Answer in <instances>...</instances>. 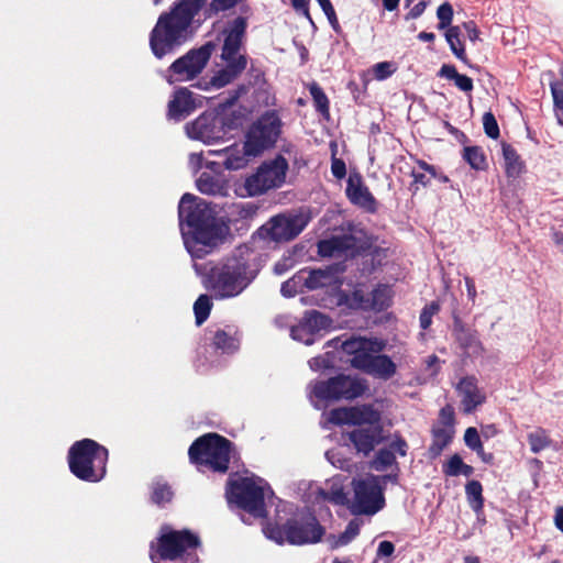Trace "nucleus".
Masks as SVG:
<instances>
[{"label":"nucleus","instance_id":"37998d69","mask_svg":"<svg viewBox=\"0 0 563 563\" xmlns=\"http://www.w3.org/2000/svg\"><path fill=\"white\" fill-rule=\"evenodd\" d=\"M464 441L466 446L471 450L475 451L477 454H483V444L476 428L470 427L466 429Z\"/></svg>","mask_w":563,"mask_h":563},{"label":"nucleus","instance_id":"5fc2aeb1","mask_svg":"<svg viewBox=\"0 0 563 563\" xmlns=\"http://www.w3.org/2000/svg\"><path fill=\"white\" fill-rule=\"evenodd\" d=\"M339 241L336 239L329 241H321L319 243V253L323 256H332L334 251L339 249Z\"/></svg>","mask_w":563,"mask_h":563},{"label":"nucleus","instance_id":"8fccbe9b","mask_svg":"<svg viewBox=\"0 0 563 563\" xmlns=\"http://www.w3.org/2000/svg\"><path fill=\"white\" fill-rule=\"evenodd\" d=\"M301 285H302V283L298 278V274H297L292 278H290L289 280L285 282L282 285L280 292L284 297H294L298 291V287Z\"/></svg>","mask_w":563,"mask_h":563},{"label":"nucleus","instance_id":"c03bdc74","mask_svg":"<svg viewBox=\"0 0 563 563\" xmlns=\"http://www.w3.org/2000/svg\"><path fill=\"white\" fill-rule=\"evenodd\" d=\"M310 93L313 98L317 109L322 113H327L329 110V101L322 89L318 85L313 84L310 87Z\"/></svg>","mask_w":563,"mask_h":563},{"label":"nucleus","instance_id":"09e8293b","mask_svg":"<svg viewBox=\"0 0 563 563\" xmlns=\"http://www.w3.org/2000/svg\"><path fill=\"white\" fill-rule=\"evenodd\" d=\"M463 461L459 454H454L450 457V460L443 465V473L446 476H457L461 475V467L463 465Z\"/></svg>","mask_w":563,"mask_h":563},{"label":"nucleus","instance_id":"3c124183","mask_svg":"<svg viewBox=\"0 0 563 563\" xmlns=\"http://www.w3.org/2000/svg\"><path fill=\"white\" fill-rule=\"evenodd\" d=\"M551 93L553 97L554 108L556 110L563 111V86L560 81H552L550 84Z\"/></svg>","mask_w":563,"mask_h":563},{"label":"nucleus","instance_id":"6e6552de","mask_svg":"<svg viewBox=\"0 0 563 563\" xmlns=\"http://www.w3.org/2000/svg\"><path fill=\"white\" fill-rule=\"evenodd\" d=\"M108 450L90 439L75 442L68 452L71 473L78 478L96 483L106 475Z\"/></svg>","mask_w":563,"mask_h":563},{"label":"nucleus","instance_id":"f03ea898","mask_svg":"<svg viewBox=\"0 0 563 563\" xmlns=\"http://www.w3.org/2000/svg\"><path fill=\"white\" fill-rule=\"evenodd\" d=\"M194 267L197 274L202 275L205 288L217 299L238 297L251 285L258 273L251 263V253L247 247H239L231 256L212 264L205 273L198 264Z\"/></svg>","mask_w":563,"mask_h":563},{"label":"nucleus","instance_id":"603ef678","mask_svg":"<svg viewBox=\"0 0 563 563\" xmlns=\"http://www.w3.org/2000/svg\"><path fill=\"white\" fill-rule=\"evenodd\" d=\"M245 0H211L210 8L214 12H221L230 10Z\"/></svg>","mask_w":563,"mask_h":563},{"label":"nucleus","instance_id":"dca6fc26","mask_svg":"<svg viewBox=\"0 0 563 563\" xmlns=\"http://www.w3.org/2000/svg\"><path fill=\"white\" fill-rule=\"evenodd\" d=\"M280 133V119L274 111L266 112L249 130L245 145L250 154L260 155L274 145Z\"/></svg>","mask_w":563,"mask_h":563},{"label":"nucleus","instance_id":"6ab92c4d","mask_svg":"<svg viewBox=\"0 0 563 563\" xmlns=\"http://www.w3.org/2000/svg\"><path fill=\"white\" fill-rule=\"evenodd\" d=\"M208 155L214 156L217 159L207 161L206 166L211 169L223 167L228 170H239L247 166L253 154H250L245 143H235L222 150L208 151Z\"/></svg>","mask_w":563,"mask_h":563},{"label":"nucleus","instance_id":"c756f323","mask_svg":"<svg viewBox=\"0 0 563 563\" xmlns=\"http://www.w3.org/2000/svg\"><path fill=\"white\" fill-rule=\"evenodd\" d=\"M454 428L451 424L446 426H435L433 428V441L430 445V454L432 456H438L443 451L445 446L450 444L453 439Z\"/></svg>","mask_w":563,"mask_h":563},{"label":"nucleus","instance_id":"ea45409f","mask_svg":"<svg viewBox=\"0 0 563 563\" xmlns=\"http://www.w3.org/2000/svg\"><path fill=\"white\" fill-rule=\"evenodd\" d=\"M464 158L475 169H483L485 166V156L478 147H466Z\"/></svg>","mask_w":563,"mask_h":563},{"label":"nucleus","instance_id":"bb28decb","mask_svg":"<svg viewBox=\"0 0 563 563\" xmlns=\"http://www.w3.org/2000/svg\"><path fill=\"white\" fill-rule=\"evenodd\" d=\"M298 278L301 280L302 286L310 290L330 286L335 284L338 280L336 273L331 267L324 269L301 271L298 273Z\"/></svg>","mask_w":563,"mask_h":563},{"label":"nucleus","instance_id":"bf43d9fd","mask_svg":"<svg viewBox=\"0 0 563 563\" xmlns=\"http://www.w3.org/2000/svg\"><path fill=\"white\" fill-rule=\"evenodd\" d=\"M454 417H453V410L451 407H445L441 409L440 412V423L439 426H446L451 424L453 426Z\"/></svg>","mask_w":563,"mask_h":563},{"label":"nucleus","instance_id":"9b49d317","mask_svg":"<svg viewBox=\"0 0 563 563\" xmlns=\"http://www.w3.org/2000/svg\"><path fill=\"white\" fill-rule=\"evenodd\" d=\"M234 128V121L224 109L205 112L185 126L188 137L206 145L224 141Z\"/></svg>","mask_w":563,"mask_h":563},{"label":"nucleus","instance_id":"a878e982","mask_svg":"<svg viewBox=\"0 0 563 563\" xmlns=\"http://www.w3.org/2000/svg\"><path fill=\"white\" fill-rule=\"evenodd\" d=\"M407 453V443L400 438H396L389 443L388 448L380 449L372 461V467L375 471L383 472L394 465L396 454L405 456Z\"/></svg>","mask_w":563,"mask_h":563},{"label":"nucleus","instance_id":"cd10ccee","mask_svg":"<svg viewBox=\"0 0 563 563\" xmlns=\"http://www.w3.org/2000/svg\"><path fill=\"white\" fill-rule=\"evenodd\" d=\"M454 334L460 347L468 356H478L483 353V345L475 330L466 328L460 321H455Z\"/></svg>","mask_w":563,"mask_h":563},{"label":"nucleus","instance_id":"680f3d73","mask_svg":"<svg viewBox=\"0 0 563 563\" xmlns=\"http://www.w3.org/2000/svg\"><path fill=\"white\" fill-rule=\"evenodd\" d=\"M294 9L310 20L308 0H290Z\"/></svg>","mask_w":563,"mask_h":563},{"label":"nucleus","instance_id":"338daca9","mask_svg":"<svg viewBox=\"0 0 563 563\" xmlns=\"http://www.w3.org/2000/svg\"><path fill=\"white\" fill-rule=\"evenodd\" d=\"M203 156L201 153H191L189 156V164L192 168L198 169L202 165Z\"/></svg>","mask_w":563,"mask_h":563},{"label":"nucleus","instance_id":"4d7b16f0","mask_svg":"<svg viewBox=\"0 0 563 563\" xmlns=\"http://www.w3.org/2000/svg\"><path fill=\"white\" fill-rule=\"evenodd\" d=\"M327 460L335 467L345 470L349 466V462L346 460H342L339 456V452L335 450H329L325 453Z\"/></svg>","mask_w":563,"mask_h":563},{"label":"nucleus","instance_id":"13d9d810","mask_svg":"<svg viewBox=\"0 0 563 563\" xmlns=\"http://www.w3.org/2000/svg\"><path fill=\"white\" fill-rule=\"evenodd\" d=\"M332 174L338 178L341 179L346 174L345 163L342 159L333 158L332 165H331Z\"/></svg>","mask_w":563,"mask_h":563},{"label":"nucleus","instance_id":"39448f33","mask_svg":"<svg viewBox=\"0 0 563 563\" xmlns=\"http://www.w3.org/2000/svg\"><path fill=\"white\" fill-rule=\"evenodd\" d=\"M245 18L239 16L232 21L225 31L221 57L225 65L206 86L199 84V88L208 90L210 87L222 88L233 81L246 67V58L240 54V47L246 30Z\"/></svg>","mask_w":563,"mask_h":563},{"label":"nucleus","instance_id":"2eb2a0df","mask_svg":"<svg viewBox=\"0 0 563 563\" xmlns=\"http://www.w3.org/2000/svg\"><path fill=\"white\" fill-rule=\"evenodd\" d=\"M305 212H287L273 217L260 230L258 234L275 242H287L299 235L309 223Z\"/></svg>","mask_w":563,"mask_h":563},{"label":"nucleus","instance_id":"7ed1b4c3","mask_svg":"<svg viewBox=\"0 0 563 563\" xmlns=\"http://www.w3.org/2000/svg\"><path fill=\"white\" fill-rule=\"evenodd\" d=\"M323 423L352 424L355 429L349 433V439L357 450L365 455L384 441L380 415L372 406L363 405L333 409L323 415Z\"/></svg>","mask_w":563,"mask_h":563},{"label":"nucleus","instance_id":"4468645a","mask_svg":"<svg viewBox=\"0 0 563 563\" xmlns=\"http://www.w3.org/2000/svg\"><path fill=\"white\" fill-rule=\"evenodd\" d=\"M198 544V538L188 531H172L164 528L159 538L158 554L164 560L184 558L186 563H194L197 558L192 552Z\"/></svg>","mask_w":563,"mask_h":563},{"label":"nucleus","instance_id":"58836bf2","mask_svg":"<svg viewBox=\"0 0 563 563\" xmlns=\"http://www.w3.org/2000/svg\"><path fill=\"white\" fill-rule=\"evenodd\" d=\"M362 526V521L358 519L351 520L345 530L334 541V547H343L350 543L358 533Z\"/></svg>","mask_w":563,"mask_h":563},{"label":"nucleus","instance_id":"774afa93","mask_svg":"<svg viewBox=\"0 0 563 563\" xmlns=\"http://www.w3.org/2000/svg\"><path fill=\"white\" fill-rule=\"evenodd\" d=\"M556 528L563 532V507H559L554 517Z\"/></svg>","mask_w":563,"mask_h":563},{"label":"nucleus","instance_id":"e2e57ef3","mask_svg":"<svg viewBox=\"0 0 563 563\" xmlns=\"http://www.w3.org/2000/svg\"><path fill=\"white\" fill-rule=\"evenodd\" d=\"M395 551V547L390 541H382L378 545L377 555L390 556Z\"/></svg>","mask_w":563,"mask_h":563},{"label":"nucleus","instance_id":"79ce46f5","mask_svg":"<svg viewBox=\"0 0 563 563\" xmlns=\"http://www.w3.org/2000/svg\"><path fill=\"white\" fill-rule=\"evenodd\" d=\"M437 16L439 19L438 29L446 30L449 29L452 19H453V8L449 2H444L438 8Z\"/></svg>","mask_w":563,"mask_h":563},{"label":"nucleus","instance_id":"f8f14e48","mask_svg":"<svg viewBox=\"0 0 563 563\" xmlns=\"http://www.w3.org/2000/svg\"><path fill=\"white\" fill-rule=\"evenodd\" d=\"M363 379L346 375H340L329 380L316 382L310 385V396L319 401L353 399L360 397L366 390Z\"/></svg>","mask_w":563,"mask_h":563},{"label":"nucleus","instance_id":"69168bd1","mask_svg":"<svg viewBox=\"0 0 563 563\" xmlns=\"http://www.w3.org/2000/svg\"><path fill=\"white\" fill-rule=\"evenodd\" d=\"M464 29L467 33V37L470 38V41L475 42L478 40L479 32L473 22L464 23Z\"/></svg>","mask_w":563,"mask_h":563},{"label":"nucleus","instance_id":"f257e3e1","mask_svg":"<svg viewBox=\"0 0 563 563\" xmlns=\"http://www.w3.org/2000/svg\"><path fill=\"white\" fill-rule=\"evenodd\" d=\"M178 216L185 246L194 257L209 253L228 232L211 206L191 194L181 197Z\"/></svg>","mask_w":563,"mask_h":563},{"label":"nucleus","instance_id":"c9c22d12","mask_svg":"<svg viewBox=\"0 0 563 563\" xmlns=\"http://www.w3.org/2000/svg\"><path fill=\"white\" fill-rule=\"evenodd\" d=\"M216 349L232 353L239 349V340L223 330H218L213 338Z\"/></svg>","mask_w":563,"mask_h":563},{"label":"nucleus","instance_id":"4c0bfd02","mask_svg":"<svg viewBox=\"0 0 563 563\" xmlns=\"http://www.w3.org/2000/svg\"><path fill=\"white\" fill-rule=\"evenodd\" d=\"M212 303L208 295H200L194 305L196 323L202 324L209 317Z\"/></svg>","mask_w":563,"mask_h":563},{"label":"nucleus","instance_id":"f3484780","mask_svg":"<svg viewBox=\"0 0 563 563\" xmlns=\"http://www.w3.org/2000/svg\"><path fill=\"white\" fill-rule=\"evenodd\" d=\"M214 49L212 43H207L199 48L189 51L186 55L176 59L169 67L170 84L175 81H188L196 78L206 67Z\"/></svg>","mask_w":563,"mask_h":563},{"label":"nucleus","instance_id":"72a5a7b5","mask_svg":"<svg viewBox=\"0 0 563 563\" xmlns=\"http://www.w3.org/2000/svg\"><path fill=\"white\" fill-rule=\"evenodd\" d=\"M461 31L459 26H450L445 32V40L450 45L453 54L461 59L462 62H466V55L464 46L460 40Z\"/></svg>","mask_w":563,"mask_h":563},{"label":"nucleus","instance_id":"0eeeda50","mask_svg":"<svg viewBox=\"0 0 563 563\" xmlns=\"http://www.w3.org/2000/svg\"><path fill=\"white\" fill-rule=\"evenodd\" d=\"M264 532L267 538L279 544L288 542L294 545H302L319 542L324 534V529L312 512L301 510L283 526L265 527Z\"/></svg>","mask_w":563,"mask_h":563},{"label":"nucleus","instance_id":"a19ab883","mask_svg":"<svg viewBox=\"0 0 563 563\" xmlns=\"http://www.w3.org/2000/svg\"><path fill=\"white\" fill-rule=\"evenodd\" d=\"M172 497L173 492L169 486L159 482L154 484L152 498L155 504L162 505L164 503H168Z\"/></svg>","mask_w":563,"mask_h":563},{"label":"nucleus","instance_id":"f704fd0d","mask_svg":"<svg viewBox=\"0 0 563 563\" xmlns=\"http://www.w3.org/2000/svg\"><path fill=\"white\" fill-rule=\"evenodd\" d=\"M528 443L533 453H539L552 446V440L544 429H537L528 434Z\"/></svg>","mask_w":563,"mask_h":563},{"label":"nucleus","instance_id":"2f4dec72","mask_svg":"<svg viewBox=\"0 0 563 563\" xmlns=\"http://www.w3.org/2000/svg\"><path fill=\"white\" fill-rule=\"evenodd\" d=\"M196 184L198 190L206 195H223L225 190L222 180L207 172L199 176Z\"/></svg>","mask_w":563,"mask_h":563},{"label":"nucleus","instance_id":"7c9ffc66","mask_svg":"<svg viewBox=\"0 0 563 563\" xmlns=\"http://www.w3.org/2000/svg\"><path fill=\"white\" fill-rule=\"evenodd\" d=\"M439 76L449 80H453L455 86L464 92H468L473 89L472 78L466 75L459 74L453 65H442L439 70Z\"/></svg>","mask_w":563,"mask_h":563},{"label":"nucleus","instance_id":"e433bc0d","mask_svg":"<svg viewBox=\"0 0 563 563\" xmlns=\"http://www.w3.org/2000/svg\"><path fill=\"white\" fill-rule=\"evenodd\" d=\"M483 487L478 481H471L465 486V493L473 510L479 511L484 505Z\"/></svg>","mask_w":563,"mask_h":563},{"label":"nucleus","instance_id":"49530a36","mask_svg":"<svg viewBox=\"0 0 563 563\" xmlns=\"http://www.w3.org/2000/svg\"><path fill=\"white\" fill-rule=\"evenodd\" d=\"M483 125L485 133L492 137L497 139L499 136L498 123L492 112H485L483 115Z\"/></svg>","mask_w":563,"mask_h":563},{"label":"nucleus","instance_id":"1a4fd4ad","mask_svg":"<svg viewBox=\"0 0 563 563\" xmlns=\"http://www.w3.org/2000/svg\"><path fill=\"white\" fill-rule=\"evenodd\" d=\"M190 461L199 470L224 473L231 457V443L225 438L209 433L196 440L188 451Z\"/></svg>","mask_w":563,"mask_h":563},{"label":"nucleus","instance_id":"6e6d98bb","mask_svg":"<svg viewBox=\"0 0 563 563\" xmlns=\"http://www.w3.org/2000/svg\"><path fill=\"white\" fill-rule=\"evenodd\" d=\"M441 362L437 355H430L426 360V373L429 377H434L440 371Z\"/></svg>","mask_w":563,"mask_h":563},{"label":"nucleus","instance_id":"052dcab7","mask_svg":"<svg viewBox=\"0 0 563 563\" xmlns=\"http://www.w3.org/2000/svg\"><path fill=\"white\" fill-rule=\"evenodd\" d=\"M427 1L422 0L420 2H418L417 4H415L411 10L409 11V13L407 14L406 19H417L419 18L426 10L427 8Z\"/></svg>","mask_w":563,"mask_h":563},{"label":"nucleus","instance_id":"473e14b6","mask_svg":"<svg viewBox=\"0 0 563 563\" xmlns=\"http://www.w3.org/2000/svg\"><path fill=\"white\" fill-rule=\"evenodd\" d=\"M503 156L505 161L506 174L509 177H516L521 173L522 164L517 152L509 144L503 143Z\"/></svg>","mask_w":563,"mask_h":563},{"label":"nucleus","instance_id":"423d86ee","mask_svg":"<svg viewBox=\"0 0 563 563\" xmlns=\"http://www.w3.org/2000/svg\"><path fill=\"white\" fill-rule=\"evenodd\" d=\"M272 496L273 490L268 484L254 475L230 479L228 484V501L235 504L255 518L266 516V500Z\"/></svg>","mask_w":563,"mask_h":563},{"label":"nucleus","instance_id":"c85d7f7f","mask_svg":"<svg viewBox=\"0 0 563 563\" xmlns=\"http://www.w3.org/2000/svg\"><path fill=\"white\" fill-rule=\"evenodd\" d=\"M344 482L343 475H335L317 489V495L325 501L344 505L347 501Z\"/></svg>","mask_w":563,"mask_h":563},{"label":"nucleus","instance_id":"b1692460","mask_svg":"<svg viewBox=\"0 0 563 563\" xmlns=\"http://www.w3.org/2000/svg\"><path fill=\"white\" fill-rule=\"evenodd\" d=\"M356 368L383 379H388L396 373V364L389 356L380 353L372 355V358H357Z\"/></svg>","mask_w":563,"mask_h":563},{"label":"nucleus","instance_id":"0e129e2a","mask_svg":"<svg viewBox=\"0 0 563 563\" xmlns=\"http://www.w3.org/2000/svg\"><path fill=\"white\" fill-rule=\"evenodd\" d=\"M309 366L313 371L329 367V361L323 356L313 357L309 361Z\"/></svg>","mask_w":563,"mask_h":563},{"label":"nucleus","instance_id":"a18cd8bd","mask_svg":"<svg viewBox=\"0 0 563 563\" xmlns=\"http://www.w3.org/2000/svg\"><path fill=\"white\" fill-rule=\"evenodd\" d=\"M396 71V67L391 62H380L373 66V73L377 80H384Z\"/></svg>","mask_w":563,"mask_h":563},{"label":"nucleus","instance_id":"de8ad7c7","mask_svg":"<svg viewBox=\"0 0 563 563\" xmlns=\"http://www.w3.org/2000/svg\"><path fill=\"white\" fill-rule=\"evenodd\" d=\"M440 310V306L437 302H431L430 305L426 306L420 314V325L422 329H428L430 324L432 323V317L438 313Z\"/></svg>","mask_w":563,"mask_h":563},{"label":"nucleus","instance_id":"4be33fe9","mask_svg":"<svg viewBox=\"0 0 563 563\" xmlns=\"http://www.w3.org/2000/svg\"><path fill=\"white\" fill-rule=\"evenodd\" d=\"M200 107H202L201 98H195L190 90L180 88L175 91L168 103V117L179 121Z\"/></svg>","mask_w":563,"mask_h":563},{"label":"nucleus","instance_id":"ddd939ff","mask_svg":"<svg viewBox=\"0 0 563 563\" xmlns=\"http://www.w3.org/2000/svg\"><path fill=\"white\" fill-rule=\"evenodd\" d=\"M288 162L282 155L263 162L256 173L246 178L245 188L251 196L282 187L286 181Z\"/></svg>","mask_w":563,"mask_h":563},{"label":"nucleus","instance_id":"9d476101","mask_svg":"<svg viewBox=\"0 0 563 563\" xmlns=\"http://www.w3.org/2000/svg\"><path fill=\"white\" fill-rule=\"evenodd\" d=\"M385 477L367 475L354 478L351 483L353 495L349 500V509L353 515L374 516L385 507Z\"/></svg>","mask_w":563,"mask_h":563},{"label":"nucleus","instance_id":"20e7f679","mask_svg":"<svg viewBox=\"0 0 563 563\" xmlns=\"http://www.w3.org/2000/svg\"><path fill=\"white\" fill-rule=\"evenodd\" d=\"M205 1L181 0L169 14L159 16L150 37V45L156 57L162 58L186 41L191 20Z\"/></svg>","mask_w":563,"mask_h":563},{"label":"nucleus","instance_id":"5701e85b","mask_svg":"<svg viewBox=\"0 0 563 563\" xmlns=\"http://www.w3.org/2000/svg\"><path fill=\"white\" fill-rule=\"evenodd\" d=\"M346 196L350 201L369 212L376 211V200L364 185L360 175H350L346 185Z\"/></svg>","mask_w":563,"mask_h":563},{"label":"nucleus","instance_id":"393cba45","mask_svg":"<svg viewBox=\"0 0 563 563\" xmlns=\"http://www.w3.org/2000/svg\"><path fill=\"white\" fill-rule=\"evenodd\" d=\"M457 393L461 398L463 410L472 412L477 406L485 401V394L477 387L474 377H465L457 384Z\"/></svg>","mask_w":563,"mask_h":563},{"label":"nucleus","instance_id":"aec40b11","mask_svg":"<svg viewBox=\"0 0 563 563\" xmlns=\"http://www.w3.org/2000/svg\"><path fill=\"white\" fill-rule=\"evenodd\" d=\"M331 325L330 319L323 313L311 310L306 312L302 321L298 325H291L290 335L294 340L311 345L314 342V335Z\"/></svg>","mask_w":563,"mask_h":563},{"label":"nucleus","instance_id":"864d4df0","mask_svg":"<svg viewBox=\"0 0 563 563\" xmlns=\"http://www.w3.org/2000/svg\"><path fill=\"white\" fill-rule=\"evenodd\" d=\"M322 11L327 15L330 24L335 27L338 25V19L333 5L330 0H317Z\"/></svg>","mask_w":563,"mask_h":563},{"label":"nucleus","instance_id":"412c9836","mask_svg":"<svg viewBox=\"0 0 563 563\" xmlns=\"http://www.w3.org/2000/svg\"><path fill=\"white\" fill-rule=\"evenodd\" d=\"M340 340L336 341L339 343ZM343 352L351 356V365L356 368L357 358H372V355L380 353L385 349V342L376 338L353 336L341 341Z\"/></svg>","mask_w":563,"mask_h":563},{"label":"nucleus","instance_id":"a211bd4d","mask_svg":"<svg viewBox=\"0 0 563 563\" xmlns=\"http://www.w3.org/2000/svg\"><path fill=\"white\" fill-rule=\"evenodd\" d=\"M340 301L351 309L380 311L389 305L390 288L388 286H377L371 292L355 289L351 294L343 295Z\"/></svg>","mask_w":563,"mask_h":563}]
</instances>
